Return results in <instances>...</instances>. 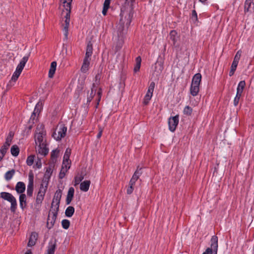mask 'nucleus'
Instances as JSON below:
<instances>
[{
    "instance_id": "nucleus-1",
    "label": "nucleus",
    "mask_w": 254,
    "mask_h": 254,
    "mask_svg": "<svg viewBox=\"0 0 254 254\" xmlns=\"http://www.w3.org/2000/svg\"><path fill=\"white\" fill-rule=\"evenodd\" d=\"M52 167H53L52 165L50 164L49 167L45 168L46 172L42 180V183L41 184H43V188H48L49 181L53 173Z\"/></svg>"
},
{
    "instance_id": "nucleus-2",
    "label": "nucleus",
    "mask_w": 254,
    "mask_h": 254,
    "mask_svg": "<svg viewBox=\"0 0 254 254\" xmlns=\"http://www.w3.org/2000/svg\"><path fill=\"white\" fill-rule=\"evenodd\" d=\"M47 189L43 188V184L40 185V189L36 196L35 207H40L41 203L44 198Z\"/></svg>"
},
{
    "instance_id": "nucleus-3",
    "label": "nucleus",
    "mask_w": 254,
    "mask_h": 254,
    "mask_svg": "<svg viewBox=\"0 0 254 254\" xmlns=\"http://www.w3.org/2000/svg\"><path fill=\"white\" fill-rule=\"evenodd\" d=\"M13 136L14 133L12 131H10L6 138L5 143L3 144L1 149H0V152L1 154H2L3 156L5 155L9 146L11 144Z\"/></svg>"
},
{
    "instance_id": "nucleus-4",
    "label": "nucleus",
    "mask_w": 254,
    "mask_h": 254,
    "mask_svg": "<svg viewBox=\"0 0 254 254\" xmlns=\"http://www.w3.org/2000/svg\"><path fill=\"white\" fill-rule=\"evenodd\" d=\"M34 174L32 170L29 173L28 185L27 189V194L29 197H32L34 190Z\"/></svg>"
},
{
    "instance_id": "nucleus-5",
    "label": "nucleus",
    "mask_w": 254,
    "mask_h": 254,
    "mask_svg": "<svg viewBox=\"0 0 254 254\" xmlns=\"http://www.w3.org/2000/svg\"><path fill=\"white\" fill-rule=\"evenodd\" d=\"M52 210H50L49 212V215L47 218V222L46 224L47 228L50 230L52 228H53V226L55 224L56 220L57 218L58 212L59 211V209H58V208H55L53 209V211H52L53 213V216L52 218V220L50 222V214Z\"/></svg>"
},
{
    "instance_id": "nucleus-6",
    "label": "nucleus",
    "mask_w": 254,
    "mask_h": 254,
    "mask_svg": "<svg viewBox=\"0 0 254 254\" xmlns=\"http://www.w3.org/2000/svg\"><path fill=\"white\" fill-rule=\"evenodd\" d=\"M179 122V115H177L174 117H170L168 119L169 129L171 132H174L178 125Z\"/></svg>"
},
{
    "instance_id": "nucleus-7",
    "label": "nucleus",
    "mask_w": 254,
    "mask_h": 254,
    "mask_svg": "<svg viewBox=\"0 0 254 254\" xmlns=\"http://www.w3.org/2000/svg\"><path fill=\"white\" fill-rule=\"evenodd\" d=\"M62 195V190L60 189H58V190H57L54 196L53 201L51 204L52 208H53V207L55 206V208H58V209H59Z\"/></svg>"
},
{
    "instance_id": "nucleus-8",
    "label": "nucleus",
    "mask_w": 254,
    "mask_h": 254,
    "mask_svg": "<svg viewBox=\"0 0 254 254\" xmlns=\"http://www.w3.org/2000/svg\"><path fill=\"white\" fill-rule=\"evenodd\" d=\"M241 55V52L240 51H238L234 59L233 63L232 64L231 69L229 71V76H232L234 75L235 71L236 70L239 61L240 60V57Z\"/></svg>"
},
{
    "instance_id": "nucleus-9",
    "label": "nucleus",
    "mask_w": 254,
    "mask_h": 254,
    "mask_svg": "<svg viewBox=\"0 0 254 254\" xmlns=\"http://www.w3.org/2000/svg\"><path fill=\"white\" fill-rule=\"evenodd\" d=\"M66 10L67 12L64 16L65 18V25L64 26V35L66 37L67 36L68 34V29L69 25V22H70V13H71V7L69 8H64Z\"/></svg>"
},
{
    "instance_id": "nucleus-10",
    "label": "nucleus",
    "mask_w": 254,
    "mask_h": 254,
    "mask_svg": "<svg viewBox=\"0 0 254 254\" xmlns=\"http://www.w3.org/2000/svg\"><path fill=\"white\" fill-rule=\"evenodd\" d=\"M215 243V246L218 244V237L216 235L213 236L210 240V248H207L205 251L202 254H214V248L212 246V244Z\"/></svg>"
},
{
    "instance_id": "nucleus-11",
    "label": "nucleus",
    "mask_w": 254,
    "mask_h": 254,
    "mask_svg": "<svg viewBox=\"0 0 254 254\" xmlns=\"http://www.w3.org/2000/svg\"><path fill=\"white\" fill-rule=\"evenodd\" d=\"M164 59L159 56L155 64V71L161 73L164 69Z\"/></svg>"
},
{
    "instance_id": "nucleus-12",
    "label": "nucleus",
    "mask_w": 254,
    "mask_h": 254,
    "mask_svg": "<svg viewBox=\"0 0 254 254\" xmlns=\"http://www.w3.org/2000/svg\"><path fill=\"white\" fill-rule=\"evenodd\" d=\"M135 0H126V1H129L130 2V10L127 14V21L126 22V25L127 27H128L132 20V18L133 17V5L134 4V2H135Z\"/></svg>"
},
{
    "instance_id": "nucleus-13",
    "label": "nucleus",
    "mask_w": 254,
    "mask_h": 254,
    "mask_svg": "<svg viewBox=\"0 0 254 254\" xmlns=\"http://www.w3.org/2000/svg\"><path fill=\"white\" fill-rule=\"evenodd\" d=\"M38 238V234L36 232H32L29 239L27 246L29 247L34 246L36 243Z\"/></svg>"
},
{
    "instance_id": "nucleus-14",
    "label": "nucleus",
    "mask_w": 254,
    "mask_h": 254,
    "mask_svg": "<svg viewBox=\"0 0 254 254\" xmlns=\"http://www.w3.org/2000/svg\"><path fill=\"white\" fill-rule=\"evenodd\" d=\"M60 150L57 148L52 150L51 153V161L50 164H51L53 167H54L55 164L57 162V158L59 157L60 153Z\"/></svg>"
},
{
    "instance_id": "nucleus-15",
    "label": "nucleus",
    "mask_w": 254,
    "mask_h": 254,
    "mask_svg": "<svg viewBox=\"0 0 254 254\" xmlns=\"http://www.w3.org/2000/svg\"><path fill=\"white\" fill-rule=\"evenodd\" d=\"M24 67V66L21 65L19 64H18V65L16 67V70L13 73L12 76L11 80L13 81L14 82H15L17 80Z\"/></svg>"
},
{
    "instance_id": "nucleus-16",
    "label": "nucleus",
    "mask_w": 254,
    "mask_h": 254,
    "mask_svg": "<svg viewBox=\"0 0 254 254\" xmlns=\"http://www.w3.org/2000/svg\"><path fill=\"white\" fill-rule=\"evenodd\" d=\"M38 153L41 155L46 156L49 153V148L47 147V144L43 143L42 144H39L38 146Z\"/></svg>"
},
{
    "instance_id": "nucleus-17",
    "label": "nucleus",
    "mask_w": 254,
    "mask_h": 254,
    "mask_svg": "<svg viewBox=\"0 0 254 254\" xmlns=\"http://www.w3.org/2000/svg\"><path fill=\"white\" fill-rule=\"evenodd\" d=\"M177 32L175 30H172L169 34L170 39L172 41V44L174 46L177 47L178 45H176L179 37L177 36Z\"/></svg>"
},
{
    "instance_id": "nucleus-18",
    "label": "nucleus",
    "mask_w": 254,
    "mask_h": 254,
    "mask_svg": "<svg viewBox=\"0 0 254 254\" xmlns=\"http://www.w3.org/2000/svg\"><path fill=\"white\" fill-rule=\"evenodd\" d=\"M74 194V189L73 187H70L68 189L67 194L66 195V198L65 200L66 204L69 205L70 204L73 197Z\"/></svg>"
},
{
    "instance_id": "nucleus-19",
    "label": "nucleus",
    "mask_w": 254,
    "mask_h": 254,
    "mask_svg": "<svg viewBox=\"0 0 254 254\" xmlns=\"http://www.w3.org/2000/svg\"><path fill=\"white\" fill-rule=\"evenodd\" d=\"M90 58L89 57H85L84 58L83 62L81 67V71L85 73L89 69L90 64Z\"/></svg>"
},
{
    "instance_id": "nucleus-20",
    "label": "nucleus",
    "mask_w": 254,
    "mask_h": 254,
    "mask_svg": "<svg viewBox=\"0 0 254 254\" xmlns=\"http://www.w3.org/2000/svg\"><path fill=\"white\" fill-rule=\"evenodd\" d=\"M99 85H95V83L92 84L90 95H101L102 93V89L99 87Z\"/></svg>"
},
{
    "instance_id": "nucleus-21",
    "label": "nucleus",
    "mask_w": 254,
    "mask_h": 254,
    "mask_svg": "<svg viewBox=\"0 0 254 254\" xmlns=\"http://www.w3.org/2000/svg\"><path fill=\"white\" fill-rule=\"evenodd\" d=\"M26 189L25 184L22 182H18L15 186V190L16 192L21 194H24L23 192L25 191Z\"/></svg>"
},
{
    "instance_id": "nucleus-22",
    "label": "nucleus",
    "mask_w": 254,
    "mask_h": 254,
    "mask_svg": "<svg viewBox=\"0 0 254 254\" xmlns=\"http://www.w3.org/2000/svg\"><path fill=\"white\" fill-rule=\"evenodd\" d=\"M56 240H55L54 243L50 241L49 243L47 253L45 254H54L56 249Z\"/></svg>"
},
{
    "instance_id": "nucleus-23",
    "label": "nucleus",
    "mask_w": 254,
    "mask_h": 254,
    "mask_svg": "<svg viewBox=\"0 0 254 254\" xmlns=\"http://www.w3.org/2000/svg\"><path fill=\"white\" fill-rule=\"evenodd\" d=\"M91 184L89 180H85L81 183L80 185V189L81 191L86 192L89 190V188Z\"/></svg>"
},
{
    "instance_id": "nucleus-24",
    "label": "nucleus",
    "mask_w": 254,
    "mask_h": 254,
    "mask_svg": "<svg viewBox=\"0 0 254 254\" xmlns=\"http://www.w3.org/2000/svg\"><path fill=\"white\" fill-rule=\"evenodd\" d=\"M19 202H20V207L22 209L24 210L27 205L26 203V196L25 194H21L19 195Z\"/></svg>"
},
{
    "instance_id": "nucleus-25",
    "label": "nucleus",
    "mask_w": 254,
    "mask_h": 254,
    "mask_svg": "<svg viewBox=\"0 0 254 254\" xmlns=\"http://www.w3.org/2000/svg\"><path fill=\"white\" fill-rule=\"evenodd\" d=\"M70 154H71V149L69 148H67L65 150V152L64 153V156L63 162V164H62V169H64V165L65 164V162H67V164H69L68 161H70L69 157H70Z\"/></svg>"
},
{
    "instance_id": "nucleus-26",
    "label": "nucleus",
    "mask_w": 254,
    "mask_h": 254,
    "mask_svg": "<svg viewBox=\"0 0 254 254\" xmlns=\"http://www.w3.org/2000/svg\"><path fill=\"white\" fill-rule=\"evenodd\" d=\"M67 127H63L60 128V130L58 132V135L57 137L56 140L60 141L62 139V138H64L66 133Z\"/></svg>"
},
{
    "instance_id": "nucleus-27",
    "label": "nucleus",
    "mask_w": 254,
    "mask_h": 254,
    "mask_svg": "<svg viewBox=\"0 0 254 254\" xmlns=\"http://www.w3.org/2000/svg\"><path fill=\"white\" fill-rule=\"evenodd\" d=\"M0 197L3 199L7 200L8 202H10L15 198L12 194L7 192H1L0 193Z\"/></svg>"
},
{
    "instance_id": "nucleus-28",
    "label": "nucleus",
    "mask_w": 254,
    "mask_h": 254,
    "mask_svg": "<svg viewBox=\"0 0 254 254\" xmlns=\"http://www.w3.org/2000/svg\"><path fill=\"white\" fill-rule=\"evenodd\" d=\"M57 67V62L54 61L51 63L50 68L49 71V77L52 78L55 73Z\"/></svg>"
},
{
    "instance_id": "nucleus-29",
    "label": "nucleus",
    "mask_w": 254,
    "mask_h": 254,
    "mask_svg": "<svg viewBox=\"0 0 254 254\" xmlns=\"http://www.w3.org/2000/svg\"><path fill=\"white\" fill-rule=\"evenodd\" d=\"M246 86V82L244 80L241 81L237 87V91L236 95H242L243 90Z\"/></svg>"
},
{
    "instance_id": "nucleus-30",
    "label": "nucleus",
    "mask_w": 254,
    "mask_h": 254,
    "mask_svg": "<svg viewBox=\"0 0 254 254\" xmlns=\"http://www.w3.org/2000/svg\"><path fill=\"white\" fill-rule=\"evenodd\" d=\"M201 96H190V103L191 105L196 106L200 101Z\"/></svg>"
},
{
    "instance_id": "nucleus-31",
    "label": "nucleus",
    "mask_w": 254,
    "mask_h": 254,
    "mask_svg": "<svg viewBox=\"0 0 254 254\" xmlns=\"http://www.w3.org/2000/svg\"><path fill=\"white\" fill-rule=\"evenodd\" d=\"M201 79V75L200 73H196L193 77L191 83L193 85H199Z\"/></svg>"
},
{
    "instance_id": "nucleus-32",
    "label": "nucleus",
    "mask_w": 254,
    "mask_h": 254,
    "mask_svg": "<svg viewBox=\"0 0 254 254\" xmlns=\"http://www.w3.org/2000/svg\"><path fill=\"white\" fill-rule=\"evenodd\" d=\"M84 89V81H82L80 83H78L77 88L75 90V95H80L83 94V90Z\"/></svg>"
},
{
    "instance_id": "nucleus-33",
    "label": "nucleus",
    "mask_w": 254,
    "mask_h": 254,
    "mask_svg": "<svg viewBox=\"0 0 254 254\" xmlns=\"http://www.w3.org/2000/svg\"><path fill=\"white\" fill-rule=\"evenodd\" d=\"M75 212L74 208L72 206H68L65 211V215L67 217H71Z\"/></svg>"
},
{
    "instance_id": "nucleus-34",
    "label": "nucleus",
    "mask_w": 254,
    "mask_h": 254,
    "mask_svg": "<svg viewBox=\"0 0 254 254\" xmlns=\"http://www.w3.org/2000/svg\"><path fill=\"white\" fill-rule=\"evenodd\" d=\"M199 89V85H193L191 83L190 88V92L191 95H197Z\"/></svg>"
},
{
    "instance_id": "nucleus-35",
    "label": "nucleus",
    "mask_w": 254,
    "mask_h": 254,
    "mask_svg": "<svg viewBox=\"0 0 254 254\" xmlns=\"http://www.w3.org/2000/svg\"><path fill=\"white\" fill-rule=\"evenodd\" d=\"M93 52L92 44L91 42H89L86 47V50L85 53V57H90L92 56Z\"/></svg>"
},
{
    "instance_id": "nucleus-36",
    "label": "nucleus",
    "mask_w": 254,
    "mask_h": 254,
    "mask_svg": "<svg viewBox=\"0 0 254 254\" xmlns=\"http://www.w3.org/2000/svg\"><path fill=\"white\" fill-rule=\"evenodd\" d=\"M20 152L19 147L17 145H13L11 146L10 149V152L12 155L14 157H17Z\"/></svg>"
},
{
    "instance_id": "nucleus-37",
    "label": "nucleus",
    "mask_w": 254,
    "mask_h": 254,
    "mask_svg": "<svg viewBox=\"0 0 254 254\" xmlns=\"http://www.w3.org/2000/svg\"><path fill=\"white\" fill-rule=\"evenodd\" d=\"M135 65L134 67L133 71L134 72L138 71L140 69L141 63V58L140 56H138L135 59Z\"/></svg>"
},
{
    "instance_id": "nucleus-38",
    "label": "nucleus",
    "mask_w": 254,
    "mask_h": 254,
    "mask_svg": "<svg viewBox=\"0 0 254 254\" xmlns=\"http://www.w3.org/2000/svg\"><path fill=\"white\" fill-rule=\"evenodd\" d=\"M190 19L192 21L194 24L197 25L198 22L197 14L195 9L192 10L191 14L190 16Z\"/></svg>"
},
{
    "instance_id": "nucleus-39",
    "label": "nucleus",
    "mask_w": 254,
    "mask_h": 254,
    "mask_svg": "<svg viewBox=\"0 0 254 254\" xmlns=\"http://www.w3.org/2000/svg\"><path fill=\"white\" fill-rule=\"evenodd\" d=\"M123 14H124V12L122 10H121V12L120 14L121 18L120 20V23L121 24V30H120V27L119 28V30H118V32H119L118 35H120V36H122V31H123L124 25L125 24V21H124L123 18Z\"/></svg>"
},
{
    "instance_id": "nucleus-40",
    "label": "nucleus",
    "mask_w": 254,
    "mask_h": 254,
    "mask_svg": "<svg viewBox=\"0 0 254 254\" xmlns=\"http://www.w3.org/2000/svg\"><path fill=\"white\" fill-rule=\"evenodd\" d=\"M253 4L254 6V0H246L245 3V12H248L250 10L251 5Z\"/></svg>"
},
{
    "instance_id": "nucleus-41",
    "label": "nucleus",
    "mask_w": 254,
    "mask_h": 254,
    "mask_svg": "<svg viewBox=\"0 0 254 254\" xmlns=\"http://www.w3.org/2000/svg\"><path fill=\"white\" fill-rule=\"evenodd\" d=\"M43 131H41L39 133H37V138L35 139V143L37 144V142L39 143V144H42L43 141Z\"/></svg>"
},
{
    "instance_id": "nucleus-42",
    "label": "nucleus",
    "mask_w": 254,
    "mask_h": 254,
    "mask_svg": "<svg viewBox=\"0 0 254 254\" xmlns=\"http://www.w3.org/2000/svg\"><path fill=\"white\" fill-rule=\"evenodd\" d=\"M144 168L142 167H139V166H137V169L135 172L134 173L133 176L136 177L137 179H138L139 177L142 175L143 173V169Z\"/></svg>"
},
{
    "instance_id": "nucleus-43",
    "label": "nucleus",
    "mask_w": 254,
    "mask_h": 254,
    "mask_svg": "<svg viewBox=\"0 0 254 254\" xmlns=\"http://www.w3.org/2000/svg\"><path fill=\"white\" fill-rule=\"evenodd\" d=\"M15 173V170L11 169L10 171H7L4 175L5 179L7 181L10 180L13 177Z\"/></svg>"
},
{
    "instance_id": "nucleus-44",
    "label": "nucleus",
    "mask_w": 254,
    "mask_h": 254,
    "mask_svg": "<svg viewBox=\"0 0 254 254\" xmlns=\"http://www.w3.org/2000/svg\"><path fill=\"white\" fill-rule=\"evenodd\" d=\"M155 86V82L153 81L151 82L148 87L147 92L145 95H149V94H150V95H152Z\"/></svg>"
},
{
    "instance_id": "nucleus-45",
    "label": "nucleus",
    "mask_w": 254,
    "mask_h": 254,
    "mask_svg": "<svg viewBox=\"0 0 254 254\" xmlns=\"http://www.w3.org/2000/svg\"><path fill=\"white\" fill-rule=\"evenodd\" d=\"M10 202L11 203L10 211L13 213H15L17 208V202L16 198H14V199Z\"/></svg>"
},
{
    "instance_id": "nucleus-46",
    "label": "nucleus",
    "mask_w": 254,
    "mask_h": 254,
    "mask_svg": "<svg viewBox=\"0 0 254 254\" xmlns=\"http://www.w3.org/2000/svg\"><path fill=\"white\" fill-rule=\"evenodd\" d=\"M102 67L100 72H98L97 74L95 75L94 82L95 85H99L100 84V79L101 77Z\"/></svg>"
},
{
    "instance_id": "nucleus-47",
    "label": "nucleus",
    "mask_w": 254,
    "mask_h": 254,
    "mask_svg": "<svg viewBox=\"0 0 254 254\" xmlns=\"http://www.w3.org/2000/svg\"><path fill=\"white\" fill-rule=\"evenodd\" d=\"M35 155H30L28 156L26 160V163L28 166H31L33 165L35 158Z\"/></svg>"
},
{
    "instance_id": "nucleus-48",
    "label": "nucleus",
    "mask_w": 254,
    "mask_h": 254,
    "mask_svg": "<svg viewBox=\"0 0 254 254\" xmlns=\"http://www.w3.org/2000/svg\"><path fill=\"white\" fill-rule=\"evenodd\" d=\"M70 222L67 219H64L62 221V227L64 229H67L70 226Z\"/></svg>"
},
{
    "instance_id": "nucleus-49",
    "label": "nucleus",
    "mask_w": 254,
    "mask_h": 254,
    "mask_svg": "<svg viewBox=\"0 0 254 254\" xmlns=\"http://www.w3.org/2000/svg\"><path fill=\"white\" fill-rule=\"evenodd\" d=\"M183 113L186 115L190 116L192 113V109L189 106H187L185 107Z\"/></svg>"
},
{
    "instance_id": "nucleus-50",
    "label": "nucleus",
    "mask_w": 254,
    "mask_h": 254,
    "mask_svg": "<svg viewBox=\"0 0 254 254\" xmlns=\"http://www.w3.org/2000/svg\"><path fill=\"white\" fill-rule=\"evenodd\" d=\"M30 55V53H29L27 55L23 57L21 60L20 61L19 64L25 66L26 63L27 62L29 58Z\"/></svg>"
},
{
    "instance_id": "nucleus-51",
    "label": "nucleus",
    "mask_w": 254,
    "mask_h": 254,
    "mask_svg": "<svg viewBox=\"0 0 254 254\" xmlns=\"http://www.w3.org/2000/svg\"><path fill=\"white\" fill-rule=\"evenodd\" d=\"M63 6L64 8L71 7V2L72 0H62Z\"/></svg>"
},
{
    "instance_id": "nucleus-52",
    "label": "nucleus",
    "mask_w": 254,
    "mask_h": 254,
    "mask_svg": "<svg viewBox=\"0 0 254 254\" xmlns=\"http://www.w3.org/2000/svg\"><path fill=\"white\" fill-rule=\"evenodd\" d=\"M126 79V74L124 72H122L120 74V84L121 85H123L125 86V82Z\"/></svg>"
},
{
    "instance_id": "nucleus-53",
    "label": "nucleus",
    "mask_w": 254,
    "mask_h": 254,
    "mask_svg": "<svg viewBox=\"0 0 254 254\" xmlns=\"http://www.w3.org/2000/svg\"><path fill=\"white\" fill-rule=\"evenodd\" d=\"M84 179V176L81 175L80 177L75 176L74 177L75 186L78 185Z\"/></svg>"
},
{
    "instance_id": "nucleus-54",
    "label": "nucleus",
    "mask_w": 254,
    "mask_h": 254,
    "mask_svg": "<svg viewBox=\"0 0 254 254\" xmlns=\"http://www.w3.org/2000/svg\"><path fill=\"white\" fill-rule=\"evenodd\" d=\"M36 114L35 113H32L28 121V124H31L32 125H34L35 124L34 121L36 120Z\"/></svg>"
},
{
    "instance_id": "nucleus-55",
    "label": "nucleus",
    "mask_w": 254,
    "mask_h": 254,
    "mask_svg": "<svg viewBox=\"0 0 254 254\" xmlns=\"http://www.w3.org/2000/svg\"><path fill=\"white\" fill-rule=\"evenodd\" d=\"M152 96H144V98L143 99V101L142 102V104L144 106H147L150 101L151 100V97Z\"/></svg>"
},
{
    "instance_id": "nucleus-56",
    "label": "nucleus",
    "mask_w": 254,
    "mask_h": 254,
    "mask_svg": "<svg viewBox=\"0 0 254 254\" xmlns=\"http://www.w3.org/2000/svg\"><path fill=\"white\" fill-rule=\"evenodd\" d=\"M42 167V162L41 159L38 157L37 161L36 162V164L33 166V168H35L36 167L37 168L40 169Z\"/></svg>"
},
{
    "instance_id": "nucleus-57",
    "label": "nucleus",
    "mask_w": 254,
    "mask_h": 254,
    "mask_svg": "<svg viewBox=\"0 0 254 254\" xmlns=\"http://www.w3.org/2000/svg\"><path fill=\"white\" fill-rule=\"evenodd\" d=\"M134 190L133 186L129 184L127 190V194H130L132 193Z\"/></svg>"
},
{
    "instance_id": "nucleus-58",
    "label": "nucleus",
    "mask_w": 254,
    "mask_h": 254,
    "mask_svg": "<svg viewBox=\"0 0 254 254\" xmlns=\"http://www.w3.org/2000/svg\"><path fill=\"white\" fill-rule=\"evenodd\" d=\"M42 109V108H41L39 106L36 105L33 113H35V114L37 113L39 114L41 112Z\"/></svg>"
},
{
    "instance_id": "nucleus-59",
    "label": "nucleus",
    "mask_w": 254,
    "mask_h": 254,
    "mask_svg": "<svg viewBox=\"0 0 254 254\" xmlns=\"http://www.w3.org/2000/svg\"><path fill=\"white\" fill-rule=\"evenodd\" d=\"M138 179H136V177H133L132 176V178H131L129 182V184L130 185H132V186H134L135 184V182Z\"/></svg>"
},
{
    "instance_id": "nucleus-60",
    "label": "nucleus",
    "mask_w": 254,
    "mask_h": 254,
    "mask_svg": "<svg viewBox=\"0 0 254 254\" xmlns=\"http://www.w3.org/2000/svg\"><path fill=\"white\" fill-rule=\"evenodd\" d=\"M63 169H62V168L61 169V170L60 171V172L59 173V178L60 179H63L65 175V172H66L65 171L64 172V171H63Z\"/></svg>"
},
{
    "instance_id": "nucleus-61",
    "label": "nucleus",
    "mask_w": 254,
    "mask_h": 254,
    "mask_svg": "<svg viewBox=\"0 0 254 254\" xmlns=\"http://www.w3.org/2000/svg\"><path fill=\"white\" fill-rule=\"evenodd\" d=\"M241 96H235L234 100V105L237 106L239 102Z\"/></svg>"
},
{
    "instance_id": "nucleus-62",
    "label": "nucleus",
    "mask_w": 254,
    "mask_h": 254,
    "mask_svg": "<svg viewBox=\"0 0 254 254\" xmlns=\"http://www.w3.org/2000/svg\"><path fill=\"white\" fill-rule=\"evenodd\" d=\"M68 164H67V162H65V164L64 165V168H65V172H67V171L69 169L70 167V164H71V162L70 161H68Z\"/></svg>"
},
{
    "instance_id": "nucleus-63",
    "label": "nucleus",
    "mask_w": 254,
    "mask_h": 254,
    "mask_svg": "<svg viewBox=\"0 0 254 254\" xmlns=\"http://www.w3.org/2000/svg\"><path fill=\"white\" fill-rule=\"evenodd\" d=\"M111 0H105V1L103 4V6L109 7H110V4Z\"/></svg>"
},
{
    "instance_id": "nucleus-64",
    "label": "nucleus",
    "mask_w": 254,
    "mask_h": 254,
    "mask_svg": "<svg viewBox=\"0 0 254 254\" xmlns=\"http://www.w3.org/2000/svg\"><path fill=\"white\" fill-rule=\"evenodd\" d=\"M111 0H105V1L103 4V6L109 7H110V4Z\"/></svg>"
}]
</instances>
